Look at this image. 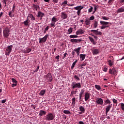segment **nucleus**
Wrapping results in <instances>:
<instances>
[{
	"mask_svg": "<svg viewBox=\"0 0 124 124\" xmlns=\"http://www.w3.org/2000/svg\"><path fill=\"white\" fill-rule=\"evenodd\" d=\"M111 108H112V104H109L108 105L106 106V116H107V115L108 114V112H109L110 111Z\"/></svg>",
	"mask_w": 124,
	"mask_h": 124,
	"instance_id": "14",
	"label": "nucleus"
},
{
	"mask_svg": "<svg viewBox=\"0 0 124 124\" xmlns=\"http://www.w3.org/2000/svg\"><path fill=\"white\" fill-rule=\"evenodd\" d=\"M89 39L90 40V41H91V42H92V43H93V45H95V43L94 42V39H93V38L91 36H90L89 37Z\"/></svg>",
	"mask_w": 124,
	"mask_h": 124,
	"instance_id": "31",
	"label": "nucleus"
},
{
	"mask_svg": "<svg viewBox=\"0 0 124 124\" xmlns=\"http://www.w3.org/2000/svg\"><path fill=\"white\" fill-rule=\"evenodd\" d=\"M109 74H112V75H116L117 74V70H116V69L115 68H113L112 69H109Z\"/></svg>",
	"mask_w": 124,
	"mask_h": 124,
	"instance_id": "13",
	"label": "nucleus"
},
{
	"mask_svg": "<svg viewBox=\"0 0 124 124\" xmlns=\"http://www.w3.org/2000/svg\"><path fill=\"white\" fill-rule=\"evenodd\" d=\"M61 17L62 20L67 19V15L64 13V12L61 13Z\"/></svg>",
	"mask_w": 124,
	"mask_h": 124,
	"instance_id": "20",
	"label": "nucleus"
},
{
	"mask_svg": "<svg viewBox=\"0 0 124 124\" xmlns=\"http://www.w3.org/2000/svg\"><path fill=\"white\" fill-rule=\"evenodd\" d=\"M91 32H93V33H94L95 35H102V32L101 31H99L97 30H92L91 31Z\"/></svg>",
	"mask_w": 124,
	"mask_h": 124,
	"instance_id": "12",
	"label": "nucleus"
},
{
	"mask_svg": "<svg viewBox=\"0 0 124 124\" xmlns=\"http://www.w3.org/2000/svg\"><path fill=\"white\" fill-rule=\"evenodd\" d=\"M10 29H9V28H8V27L4 28L3 31V35L4 37H5V38H8L9 34H10V33H9L10 32Z\"/></svg>",
	"mask_w": 124,
	"mask_h": 124,
	"instance_id": "2",
	"label": "nucleus"
},
{
	"mask_svg": "<svg viewBox=\"0 0 124 124\" xmlns=\"http://www.w3.org/2000/svg\"><path fill=\"white\" fill-rule=\"evenodd\" d=\"M79 111H80V112H82V113H85V112H86L85 108L82 106H79Z\"/></svg>",
	"mask_w": 124,
	"mask_h": 124,
	"instance_id": "28",
	"label": "nucleus"
},
{
	"mask_svg": "<svg viewBox=\"0 0 124 124\" xmlns=\"http://www.w3.org/2000/svg\"><path fill=\"white\" fill-rule=\"evenodd\" d=\"M66 56H67V53H65L64 54L63 57H62V59H65V58H66Z\"/></svg>",
	"mask_w": 124,
	"mask_h": 124,
	"instance_id": "60",
	"label": "nucleus"
},
{
	"mask_svg": "<svg viewBox=\"0 0 124 124\" xmlns=\"http://www.w3.org/2000/svg\"><path fill=\"white\" fill-rule=\"evenodd\" d=\"M67 2H68L67 0H65L62 3V5L63 6H65V5L67 4Z\"/></svg>",
	"mask_w": 124,
	"mask_h": 124,
	"instance_id": "46",
	"label": "nucleus"
},
{
	"mask_svg": "<svg viewBox=\"0 0 124 124\" xmlns=\"http://www.w3.org/2000/svg\"><path fill=\"white\" fill-rule=\"evenodd\" d=\"M38 69H39V66H37V68L35 70L34 72H37Z\"/></svg>",
	"mask_w": 124,
	"mask_h": 124,
	"instance_id": "61",
	"label": "nucleus"
},
{
	"mask_svg": "<svg viewBox=\"0 0 124 124\" xmlns=\"http://www.w3.org/2000/svg\"><path fill=\"white\" fill-rule=\"evenodd\" d=\"M124 12V7H120L117 11V13H123Z\"/></svg>",
	"mask_w": 124,
	"mask_h": 124,
	"instance_id": "25",
	"label": "nucleus"
},
{
	"mask_svg": "<svg viewBox=\"0 0 124 124\" xmlns=\"http://www.w3.org/2000/svg\"><path fill=\"white\" fill-rule=\"evenodd\" d=\"M100 24L102 25V26L100 27L101 30H104V29H106V28H109L108 25H109V22H106L104 21H100Z\"/></svg>",
	"mask_w": 124,
	"mask_h": 124,
	"instance_id": "3",
	"label": "nucleus"
},
{
	"mask_svg": "<svg viewBox=\"0 0 124 124\" xmlns=\"http://www.w3.org/2000/svg\"><path fill=\"white\" fill-rule=\"evenodd\" d=\"M82 49V47L80 46L78 47L76 49H74L75 52H76V53H78L80 52V50H81Z\"/></svg>",
	"mask_w": 124,
	"mask_h": 124,
	"instance_id": "38",
	"label": "nucleus"
},
{
	"mask_svg": "<svg viewBox=\"0 0 124 124\" xmlns=\"http://www.w3.org/2000/svg\"><path fill=\"white\" fill-rule=\"evenodd\" d=\"M112 101L113 103H115V104H116V105L117 104H118V101L116 99H113Z\"/></svg>",
	"mask_w": 124,
	"mask_h": 124,
	"instance_id": "53",
	"label": "nucleus"
},
{
	"mask_svg": "<svg viewBox=\"0 0 124 124\" xmlns=\"http://www.w3.org/2000/svg\"><path fill=\"white\" fill-rule=\"evenodd\" d=\"M99 49L97 48H93L92 50V53L93 55V56H95V55L99 54Z\"/></svg>",
	"mask_w": 124,
	"mask_h": 124,
	"instance_id": "16",
	"label": "nucleus"
},
{
	"mask_svg": "<svg viewBox=\"0 0 124 124\" xmlns=\"http://www.w3.org/2000/svg\"><path fill=\"white\" fill-rule=\"evenodd\" d=\"M77 62H78V60H76V61H75V62L73 63V64H72V66H71V69H73V68H74V67H75V65H76V63H77Z\"/></svg>",
	"mask_w": 124,
	"mask_h": 124,
	"instance_id": "36",
	"label": "nucleus"
},
{
	"mask_svg": "<svg viewBox=\"0 0 124 124\" xmlns=\"http://www.w3.org/2000/svg\"><path fill=\"white\" fill-rule=\"evenodd\" d=\"M102 18L103 19V20H109V18H108V17L107 16H102Z\"/></svg>",
	"mask_w": 124,
	"mask_h": 124,
	"instance_id": "54",
	"label": "nucleus"
},
{
	"mask_svg": "<svg viewBox=\"0 0 124 124\" xmlns=\"http://www.w3.org/2000/svg\"><path fill=\"white\" fill-rule=\"evenodd\" d=\"M48 36H49V34H46L44 37L40 38L39 39V43H45V42H46V41H47Z\"/></svg>",
	"mask_w": 124,
	"mask_h": 124,
	"instance_id": "7",
	"label": "nucleus"
},
{
	"mask_svg": "<svg viewBox=\"0 0 124 124\" xmlns=\"http://www.w3.org/2000/svg\"><path fill=\"white\" fill-rule=\"evenodd\" d=\"M111 104V101L109 99H106L104 101V105H107Z\"/></svg>",
	"mask_w": 124,
	"mask_h": 124,
	"instance_id": "27",
	"label": "nucleus"
},
{
	"mask_svg": "<svg viewBox=\"0 0 124 124\" xmlns=\"http://www.w3.org/2000/svg\"><path fill=\"white\" fill-rule=\"evenodd\" d=\"M72 90H74V89L78 88L81 89V83L78 82L76 83L75 82H73L71 84Z\"/></svg>",
	"mask_w": 124,
	"mask_h": 124,
	"instance_id": "4",
	"label": "nucleus"
},
{
	"mask_svg": "<svg viewBox=\"0 0 124 124\" xmlns=\"http://www.w3.org/2000/svg\"><path fill=\"white\" fill-rule=\"evenodd\" d=\"M98 8V7L96 5H94V11L93 13V14H94L95 13V11H96V10Z\"/></svg>",
	"mask_w": 124,
	"mask_h": 124,
	"instance_id": "45",
	"label": "nucleus"
},
{
	"mask_svg": "<svg viewBox=\"0 0 124 124\" xmlns=\"http://www.w3.org/2000/svg\"><path fill=\"white\" fill-rule=\"evenodd\" d=\"M32 8L33 10H35L36 11H37L38 9L39 10L40 9V7H39V5H37V4H32Z\"/></svg>",
	"mask_w": 124,
	"mask_h": 124,
	"instance_id": "21",
	"label": "nucleus"
},
{
	"mask_svg": "<svg viewBox=\"0 0 124 124\" xmlns=\"http://www.w3.org/2000/svg\"><path fill=\"white\" fill-rule=\"evenodd\" d=\"M103 71L105 72H107V70H108V68H107V67L106 66H103Z\"/></svg>",
	"mask_w": 124,
	"mask_h": 124,
	"instance_id": "42",
	"label": "nucleus"
},
{
	"mask_svg": "<svg viewBox=\"0 0 124 124\" xmlns=\"http://www.w3.org/2000/svg\"><path fill=\"white\" fill-rule=\"evenodd\" d=\"M93 8L92 6H90V8L88 9V12L89 13H91V12H93Z\"/></svg>",
	"mask_w": 124,
	"mask_h": 124,
	"instance_id": "47",
	"label": "nucleus"
},
{
	"mask_svg": "<svg viewBox=\"0 0 124 124\" xmlns=\"http://www.w3.org/2000/svg\"><path fill=\"white\" fill-rule=\"evenodd\" d=\"M43 16H44V13L40 11L38 12L37 17L38 18H40V20H42V18H43Z\"/></svg>",
	"mask_w": 124,
	"mask_h": 124,
	"instance_id": "19",
	"label": "nucleus"
},
{
	"mask_svg": "<svg viewBox=\"0 0 124 124\" xmlns=\"http://www.w3.org/2000/svg\"><path fill=\"white\" fill-rule=\"evenodd\" d=\"M52 1L55 3H58V0H52Z\"/></svg>",
	"mask_w": 124,
	"mask_h": 124,
	"instance_id": "63",
	"label": "nucleus"
},
{
	"mask_svg": "<svg viewBox=\"0 0 124 124\" xmlns=\"http://www.w3.org/2000/svg\"><path fill=\"white\" fill-rule=\"evenodd\" d=\"M121 108L123 111H124V104L123 103L121 104Z\"/></svg>",
	"mask_w": 124,
	"mask_h": 124,
	"instance_id": "52",
	"label": "nucleus"
},
{
	"mask_svg": "<svg viewBox=\"0 0 124 124\" xmlns=\"http://www.w3.org/2000/svg\"><path fill=\"white\" fill-rule=\"evenodd\" d=\"M8 15L10 17H14V11H11L9 14Z\"/></svg>",
	"mask_w": 124,
	"mask_h": 124,
	"instance_id": "33",
	"label": "nucleus"
},
{
	"mask_svg": "<svg viewBox=\"0 0 124 124\" xmlns=\"http://www.w3.org/2000/svg\"><path fill=\"white\" fill-rule=\"evenodd\" d=\"M29 21V18H27V20L23 22V25H24V26H29V23H30Z\"/></svg>",
	"mask_w": 124,
	"mask_h": 124,
	"instance_id": "32",
	"label": "nucleus"
},
{
	"mask_svg": "<svg viewBox=\"0 0 124 124\" xmlns=\"http://www.w3.org/2000/svg\"><path fill=\"white\" fill-rule=\"evenodd\" d=\"M12 81L13 83H14L15 84H17V83H18L17 80H16V79H15V78H12Z\"/></svg>",
	"mask_w": 124,
	"mask_h": 124,
	"instance_id": "48",
	"label": "nucleus"
},
{
	"mask_svg": "<svg viewBox=\"0 0 124 124\" xmlns=\"http://www.w3.org/2000/svg\"><path fill=\"white\" fill-rule=\"evenodd\" d=\"M12 48H13V45H10L7 47L6 50L5 51V54L6 56H9L10 53L12 52Z\"/></svg>",
	"mask_w": 124,
	"mask_h": 124,
	"instance_id": "5",
	"label": "nucleus"
},
{
	"mask_svg": "<svg viewBox=\"0 0 124 124\" xmlns=\"http://www.w3.org/2000/svg\"><path fill=\"white\" fill-rule=\"evenodd\" d=\"M87 65V63H83L82 64L79 65V67L80 69L84 68V66Z\"/></svg>",
	"mask_w": 124,
	"mask_h": 124,
	"instance_id": "39",
	"label": "nucleus"
},
{
	"mask_svg": "<svg viewBox=\"0 0 124 124\" xmlns=\"http://www.w3.org/2000/svg\"><path fill=\"white\" fill-rule=\"evenodd\" d=\"M74 79H75L76 81L80 80V78H79V77L78 76H77V75H75L74 76Z\"/></svg>",
	"mask_w": 124,
	"mask_h": 124,
	"instance_id": "44",
	"label": "nucleus"
},
{
	"mask_svg": "<svg viewBox=\"0 0 124 124\" xmlns=\"http://www.w3.org/2000/svg\"><path fill=\"white\" fill-rule=\"evenodd\" d=\"M48 30H49V26H47V27L45 28V30H44V34H45V33H46V31H48Z\"/></svg>",
	"mask_w": 124,
	"mask_h": 124,
	"instance_id": "50",
	"label": "nucleus"
},
{
	"mask_svg": "<svg viewBox=\"0 0 124 124\" xmlns=\"http://www.w3.org/2000/svg\"><path fill=\"white\" fill-rule=\"evenodd\" d=\"M84 93H85V91L82 89L79 93V100H81L82 97H83V95L84 94Z\"/></svg>",
	"mask_w": 124,
	"mask_h": 124,
	"instance_id": "24",
	"label": "nucleus"
},
{
	"mask_svg": "<svg viewBox=\"0 0 124 124\" xmlns=\"http://www.w3.org/2000/svg\"><path fill=\"white\" fill-rule=\"evenodd\" d=\"M55 119V114L52 113H48L44 117L45 121H53Z\"/></svg>",
	"mask_w": 124,
	"mask_h": 124,
	"instance_id": "1",
	"label": "nucleus"
},
{
	"mask_svg": "<svg viewBox=\"0 0 124 124\" xmlns=\"http://www.w3.org/2000/svg\"><path fill=\"white\" fill-rule=\"evenodd\" d=\"M83 8H84V6H78L77 7H74V9L75 10H78L77 12V14L78 15V16H79V15H80V13H81V10H82V9H83Z\"/></svg>",
	"mask_w": 124,
	"mask_h": 124,
	"instance_id": "9",
	"label": "nucleus"
},
{
	"mask_svg": "<svg viewBox=\"0 0 124 124\" xmlns=\"http://www.w3.org/2000/svg\"><path fill=\"white\" fill-rule=\"evenodd\" d=\"M74 94H76V93H77V91H73V90L71 92Z\"/></svg>",
	"mask_w": 124,
	"mask_h": 124,
	"instance_id": "59",
	"label": "nucleus"
},
{
	"mask_svg": "<svg viewBox=\"0 0 124 124\" xmlns=\"http://www.w3.org/2000/svg\"><path fill=\"white\" fill-rule=\"evenodd\" d=\"M84 99L85 101H88V100L91 97V94L90 93L86 92L84 95Z\"/></svg>",
	"mask_w": 124,
	"mask_h": 124,
	"instance_id": "18",
	"label": "nucleus"
},
{
	"mask_svg": "<svg viewBox=\"0 0 124 124\" xmlns=\"http://www.w3.org/2000/svg\"><path fill=\"white\" fill-rule=\"evenodd\" d=\"M96 104H98V105H101V106H103V99L101 98H96Z\"/></svg>",
	"mask_w": 124,
	"mask_h": 124,
	"instance_id": "8",
	"label": "nucleus"
},
{
	"mask_svg": "<svg viewBox=\"0 0 124 124\" xmlns=\"http://www.w3.org/2000/svg\"><path fill=\"white\" fill-rule=\"evenodd\" d=\"M95 88L96 90H98V91H100V90H101V87L98 85H95Z\"/></svg>",
	"mask_w": 124,
	"mask_h": 124,
	"instance_id": "41",
	"label": "nucleus"
},
{
	"mask_svg": "<svg viewBox=\"0 0 124 124\" xmlns=\"http://www.w3.org/2000/svg\"><path fill=\"white\" fill-rule=\"evenodd\" d=\"M73 30V29L72 28H70V29H69L68 30V32H69V34H70V33H71V32H72Z\"/></svg>",
	"mask_w": 124,
	"mask_h": 124,
	"instance_id": "49",
	"label": "nucleus"
},
{
	"mask_svg": "<svg viewBox=\"0 0 124 124\" xmlns=\"http://www.w3.org/2000/svg\"><path fill=\"white\" fill-rule=\"evenodd\" d=\"M91 24V20H90V19L87 18L85 20V25L86 26H89Z\"/></svg>",
	"mask_w": 124,
	"mask_h": 124,
	"instance_id": "34",
	"label": "nucleus"
},
{
	"mask_svg": "<svg viewBox=\"0 0 124 124\" xmlns=\"http://www.w3.org/2000/svg\"><path fill=\"white\" fill-rule=\"evenodd\" d=\"M111 60H108V64L110 66H113L114 64V58H113V56L110 57Z\"/></svg>",
	"mask_w": 124,
	"mask_h": 124,
	"instance_id": "15",
	"label": "nucleus"
},
{
	"mask_svg": "<svg viewBox=\"0 0 124 124\" xmlns=\"http://www.w3.org/2000/svg\"><path fill=\"white\" fill-rule=\"evenodd\" d=\"M15 7H16V6H15V4H14L13 5V8H12V11H15Z\"/></svg>",
	"mask_w": 124,
	"mask_h": 124,
	"instance_id": "58",
	"label": "nucleus"
},
{
	"mask_svg": "<svg viewBox=\"0 0 124 124\" xmlns=\"http://www.w3.org/2000/svg\"><path fill=\"white\" fill-rule=\"evenodd\" d=\"M17 86V83H13L12 84V88H14V87H16Z\"/></svg>",
	"mask_w": 124,
	"mask_h": 124,
	"instance_id": "57",
	"label": "nucleus"
},
{
	"mask_svg": "<svg viewBox=\"0 0 124 124\" xmlns=\"http://www.w3.org/2000/svg\"><path fill=\"white\" fill-rule=\"evenodd\" d=\"M46 93V90H42L39 93V94L40 95H41V96H43V95H44Z\"/></svg>",
	"mask_w": 124,
	"mask_h": 124,
	"instance_id": "30",
	"label": "nucleus"
},
{
	"mask_svg": "<svg viewBox=\"0 0 124 124\" xmlns=\"http://www.w3.org/2000/svg\"><path fill=\"white\" fill-rule=\"evenodd\" d=\"M70 41L72 42V43H80V42H82L83 40L82 39H71Z\"/></svg>",
	"mask_w": 124,
	"mask_h": 124,
	"instance_id": "11",
	"label": "nucleus"
},
{
	"mask_svg": "<svg viewBox=\"0 0 124 124\" xmlns=\"http://www.w3.org/2000/svg\"><path fill=\"white\" fill-rule=\"evenodd\" d=\"M98 25V22L96 21H94L93 22V29H96V27H97Z\"/></svg>",
	"mask_w": 124,
	"mask_h": 124,
	"instance_id": "37",
	"label": "nucleus"
},
{
	"mask_svg": "<svg viewBox=\"0 0 124 124\" xmlns=\"http://www.w3.org/2000/svg\"><path fill=\"white\" fill-rule=\"evenodd\" d=\"M84 33H85V31L81 29L76 32V34H77V35H79V34H84Z\"/></svg>",
	"mask_w": 124,
	"mask_h": 124,
	"instance_id": "17",
	"label": "nucleus"
},
{
	"mask_svg": "<svg viewBox=\"0 0 124 124\" xmlns=\"http://www.w3.org/2000/svg\"><path fill=\"white\" fill-rule=\"evenodd\" d=\"M63 113H64V114H65L66 115H71V112H70L69 110H64Z\"/></svg>",
	"mask_w": 124,
	"mask_h": 124,
	"instance_id": "35",
	"label": "nucleus"
},
{
	"mask_svg": "<svg viewBox=\"0 0 124 124\" xmlns=\"http://www.w3.org/2000/svg\"><path fill=\"white\" fill-rule=\"evenodd\" d=\"M59 21L55 16H53L51 19V23L50 24L51 28H55L56 27V22Z\"/></svg>",
	"mask_w": 124,
	"mask_h": 124,
	"instance_id": "6",
	"label": "nucleus"
},
{
	"mask_svg": "<svg viewBox=\"0 0 124 124\" xmlns=\"http://www.w3.org/2000/svg\"><path fill=\"white\" fill-rule=\"evenodd\" d=\"M30 52H31V48H27L24 50V53L25 54H27L28 53H30Z\"/></svg>",
	"mask_w": 124,
	"mask_h": 124,
	"instance_id": "29",
	"label": "nucleus"
},
{
	"mask_svg": "<svg viewBox=\"0 0 124 124\" xmlns=\"http://www.w3.org/2000/svg\"><path fill=\"white\" fill-rule=\"evenodd\" d=\"M78 124H84V122H83V121H79L78 122Z\"/></svg>",
	"mask_w": 124,
	"mask_h": 124,
	"instance_id": "64",
	"label": "nucleus"
},
{
	"mask_svg": "<svg viewBox=\"0 0 124 124\" xmlns=\"http://www.w3.org/2000/svg\"><path fill=\"white\" fill-rule=\"evenodd\" d=\"M69 37L70 38H77L78 36L77 35H70Z\"/></svg>",
	"mask_w": 124,
	"mask_h": 124,
	"instance_id": "43",
	"label": "nucleus"
},
{
	"mask_svg": "<svg viewBox=\"0 0 124 124\" xmlns=\"http://www.w3.org/2000/svg\"><path fill=\"white\" fill-rule=\"evenodd\" d=\"M39 115L40 116V117H42L43 115L45 116V115H46V111L43 110H40Z\"/></svg>",
	"mask_w": 124,
	"mask_h": 124,
	"instance_id": "22",
	"label": "nucleus"
},
{
	"mask_svg": "<svg viewBox=\"0 0 124 124\" xmlns=\"http://www.w3.org/2000/svg\"><path fill=\"white\" fill-rule=\"evenodd\" d=\"M6 102V99L2 100L1 101L2 103H5Z\"/></svg>",
	"mask_w": 124,
	"mask_h": 124,
	"instance_id": "62",
	"label": "nucleus"
},
{
	"mask_svg": "<svg viewBox=\"0 0 124 124\" xmlns=\"http://www.w3.org/2000/svg\"><path fill=\"white\" fill-rule=\"evenodd\" d=\"M79 58L80 59V61L82 62V61H84L85 59H86V54H80L79 55Z\"/></svg>",
	"mask_w": 124,
	"mask_h": 124,
	"instance_id": "23",
	"label": "nucleus"
},
{
	"mask_svg": "<svg viewBox=\"0 0 124 124\" xmlns=\"http://www.w3.org/2000/svg\"><path fill=\"white\" fill-rule=\"evenodd\" d=\"M90 21H93V20H94V16H92L89 18Z\"/></svg>",
	"mask_w": 124,
	"mask_h": 124,
	"instance_id": "56",
	"label": "nucleus"
},
{
	"mask_svg": "<svg viewBox=\"0 0 124 124\" xmlns=\"http://www.w3.org/2000/svg\"><path fill=\"white\" fill-rule=\"evenodd\" d=\"M71 58H74V55H75V51H72L71 53Z\"/></svg>",
	"mask_w": 124,
	"mask_h": 124,
	"instance_id": "55",
	"label": "nucleus"
},
{
	"mask_svg": "<svg viewBox=\"0 0 124 124\" xmlns=\"http://www.w3.org/2000/svg\"><path fill=\"white\" fill-rule=\"evenodd\" d=\"M28 17L31 18V21H34V20H35V17H34V16H33V15H32L31 14H29L27 18H28Z\"/></svg>",
	"mask_w": 124,
	"mask_h": 124,
	"instance_id": "26",
	"label": "nucleus"
},
{
	"mask_svg": "<svg viewBox=\"0 0 124 124\" xmlns=\"http://www.w3.org/2000/svg\"><path fill=\"white\" fill-rule=\"evenodd\" d=\"M115 0H109L108 3V4H109V5H111L113 1H114Z\"/></svg>",
	"mask_w": 124,
	"mask_h": 124,
	"instance_id": "51",
	"label": "nucleus"
},
{
	"mask_svg": "<svg viewBox=\"0 0 124 124\" xmlns=\"http://www.w3.org/2000/svg\"><path fill=\"white\" fill-rule=\"evenodd\" d=\"M46 79H47V80L49 82H52V81H53V78H52V74L50 73H48L46 76Z\"/></svg>",
	"mask_w": 124,
	"mask_h": 124,
	"instance_id": "10",
	"label": "nucleus"
},
{
	"mask_svg": "<svg viewBox=\"0 0 124 124\" xmlns=\"http://www.w3.org/2000/svg\"><path fill=\"white\" fill-rule=\"evenodd\" d=\"M75 102H76V98H73L72 101V104L73 106H75Z\"/></svg>",
	"mask_w": 124,
	"mask_h": 124,
	"instance_id": "40",
	"label": "nucleus"
}]
</instances>
